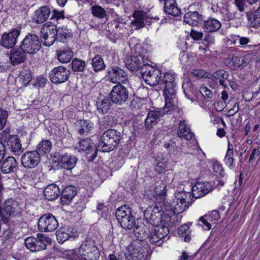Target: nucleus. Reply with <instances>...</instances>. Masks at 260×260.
I'll return each mask as SVG.
<instances>
[{"label": "nucleus", "instance_id": "obj_1", "mask_svg": "<svg viewBox=\"0 0 260 260\" xmlns=\"http://www.w3.org/2000/svg\"><path fill=\"white\" fill-rule=\"evenodd\" d=\"M122 139L121 133L115 129L110 128L104 132L101 136L98 148L104 152L114 150Z\"/></svg>", "mask_w": 260, "mask_h": 260}, {"label": "nucleus", "instance_id": "obj_2", "mask_svg": "<svg viewBox=\"0 0 260 260\" xmlns=\"http://www.w3.org/2000/svg\"><path fill=\"white\" fill-rule=\"evenodd\" d=\"M176 77L177 75L175 73L166 72L164 75L163 78H161V83L164 87L163 93L167 107L175 106V103L176 102Z\"/></svg>", "mask_w": 260, "mask_h": 260}, {"label": "nucleus", "instance_id": "obj_3", "mask_svg": "<svg viewBox=\"0 0 260 260\" xmlns=\"http://www.w3.org/2000/svg\"><path fill=\"white\" fill-rule=\"evenodd\" d=\"M71 260H97L100 251L93 240L88 239L83 241L78 250H74Z\"/></svg>", "mask_w": 260, "mask_h": 260}, {"label": "nucleus", "instance_id": "obj_4", "mask_svg": "<svg viewBox=\"0 0 260 260\" xmlns=\"http://www.w3.org/2000/svg\"><path fill=\"white\" fill-rule=\"evenodd\" d=\"M140 73L145 82L151 86L161 83V73L157 68L148 63L143 64L140 68Z\"/></svg>", "mask_w": 260, "mask_h": 260}, {"label": "nucleus", "instance_id": "obj_5", "mask_svg": "<svg viewBox=\"0 0 260 260\" xmlns=\"http://www.w3.org/2000/svg\"><path fill=\"white\" fill-rule=\"evenodd\" d=\"M20 49L30 54H36L41 48V41L34 34H27L19 45Z\"/></svg>", "mask_w": 260, "mask_h": 260}, {"label": "nucleus", "instance_id": "obj_6", "mask_svg": "<svg viewBox=\"0 0 260 260\" xmlns=\"http://www.w3.org/2000/svg\"><path fill=\"white\" fill-rule=\"evenodd\" d=\"M115 215L121 227L124 229H132L136 223L131 209L125 205L118 208L116 210Z\"/></svg>", "mask_w": 260, "mask_h": 260}, {"label": "nucleus", "instance_id": "obj_7", "mask_svg": "<svg viewBox=\"0 0 260 260\" xmlns=\"http://www.w3.org/2000/svg\"><path fill=\"white\" fill-rule=\"evenodd\" d=\"M129 96L128 89L121 84L114 85L109 94L111 102L118 106L125 103L128 100Z\"/></svg>", "mask_w": 260, "mask_h": 260}, {"label": "nucleus", "instance_id": "obj_8", "mask_svg": "<svg viewBox=\"0 0 260 260\" xmlns=\"http://www.w3.org/2000/svg\"><path fill=\"white\" fill-rule=\"evenodd\" d=\"M161 213L157 204L149 206L144 212V217L152 230L162 221Z\"/></svg>", "mask_w": 260, "mask_h": 260}, {"label": "nucleus", "instance_id": "obj_9", "mask_svg": "<svg viewBox=\"0 0 260 260\" xmlns=\"http://www.w3.org/2000/svg\"><path fill=\"white\" fill-rule=\"evenodd\" d=\"M55 161L61 168L68 170L73 169L77 164V158L74 155L63 151H56L53 154Z\"/></svg>", "mask_w": 260, "mask_h": 260}, {"label": "nucleus", "instance_id": "obj_10", "mask_svg": "<svg viewBox=\"0 0 260 260\" xmlns=\"http://www.w3.org/2000/svg\"><path fill=\"white\" fill-rule=\"evenodd\" d=\"M38 225L40 232H49L54 231L57 228L58 222L54 216L48 213L40 217Z\"/></svg>", "mask_w": 260, "mask_h": 260}, {"label": "nucleus", "instance_id": "obj_11", "mask_svg": "<svg viewBox=\"0 0 260 260\" xmlns=\"http://www.w3.org/2000/svg\"><path fill=\"white\" fill-rule=\"evenodd\" d=\"M171 107H167L165 105L163 108L156 109L150 110L147 114L145 120V126L147 130L152 129L159 121L160 118L167 113Z\"/></svg>", "mask_w": 260, "mask_h": 260}, {"label": "nucleus", "instance_id": "obj_12", "mask_svg": "<svg viewBox=\"0 0 260 260\" xmlns=\"http://www.w3.org/2000/svg\"><path fill=\"white\" fill-rule=\"evenodd\" d=\"M107 77L113 83H124L128 80V76L126 72L116 66H112L108 68Z\"/></svg>", "mask_w": 260, "mask_h": 260}, {"label": "nucleus", "instance_id": "obj_13", "mask_svg": "<svg viewBox=\"0 0 260 260\" xmlns=\"http://www.w3.org/2000/svg\"><path fill=\"white\" fill-rule=\"evenodd\" d=\"M70 75V70L62 66L54 68L49 74L50 81L56 85L65 82L69 79Z\"/></svg>", "mask_w": 260, "mask_h": 260}, {"label": "nucleus", "instance_id": "obj_14", "mask_svg": "<svg viewBox=\"0 0 260 260\" xmlns=\"http://www.w3.org/2000/svg\"><path fill=\"white\" fill-rule=\"evenodd\" d=\"M41 160V157L37 151H28L21 157V165L27 169H32L36 167Z\"/></svg>", "mask_w": 260, "mask_h": 260}, {"label": "nucleus", "instance_id": "obj_15", "mask_svg": "<svg viewBox=\"0 0 260 260\" xmlns=\"http://www.w3.org/2000/svg\"><path fill=\"white\" fill-rule=\"evenodd\" d=\"M20 32V28H14L8 33L5 32L2 36L0 45L5 48H12L16 45Z\"/></svg>", "mask_w": 260, "mask_h": 260}, {"label": "nucleus", "instance_id": "obj_16", "mask_svg": "<svg viewBox=\"0 0 260 260\" xmlns=\"http://www.w3.org/2000/svg\"><path fill=\"white\" fill-rule=\"evenodd\" d=\"M80 149L85 152L88 161H93L97 156L98 147L91 142L90 139H86L79 142Z\"/></svg>", "mask_w": 260, "mask_h": 260}, {"label": "nucleus", "instance_id": "obj_17", "mask_svg": "<svg viewBox=\"0 0 260 260\" xmlns=\"http://www.w3.org/2000/svg\"><path fill=\"white\" fill-rule=\"evenodd\" d=\"M133 16L134 20L132 24L136 29L143 27L146 24L149 25L152 20L151 18L148 16L147 13L142 10L134 11Z\"/></svg>", "mask_w": 260, "mask_h": 260}, {"label": "nucleus", "instance_id": "obj_18", "mask_svg": "<svg viewBox=\"0 0 260 260\" xmlns=\"http://www.w3.org/2000/svg\"><path fill=\"white\" fill-rule=\"evenodd\" d=\"M6 142L9 150L13 154L19 155L23 151L21 140L18 135H9Z\"/></svg>", "mask_w": 260, "mask_h": 260}, {"label": "nucleus", "instance_id": "obj_19", "mask_svg": "<svg viewBox=\"0 0 260 260\" xmlns=\"http://www.w3.org/2000/svg\"><path fill=\"white\" fill-rule=\"evenodd\" d=\"M212 189V185L208 182H197L192 187V196L195 199L200 198L207 194Z\"/></svg>", "mask_w": 260, "mask_h": 260}, {"label": "nucleus", "instance_id": "obj_20", "mask_svg": "<svg viewBox=\"0 0 260 260\" xmlns=\"http://www.w3.org/2000/svg\"><path fill=\"white\" fill-rule=\"evenodd\" d=\"M182 89L185 97L192 102L198 103L197 94L198 91L196 87L189 80H185L182 83Z\"/></svg>", "mask_w": 260, "mask_h": 260}, {"label": "nucleus", "instance_id": "obj_21", "mask_svg": "<svg viewBox=\"0 0 260 260\" xmlns=\"http://www.w3.org/2000/svg\"><path fill=\"white\" fill-rule=\"evenodd\" d=\"M224 63L233 70H237L239 68L242 69L247 65L243 57L235 56L234 54H230L229 56L225 59Z\"/></svg>", "mask_w": 260, "mask_h": 260}, {"label": "nucleus", "instance_id": "obj_22", "mask_svg": "<svg viewBox=\"0 0 260 260\" xmlns=\"http://www.w3.org/2000/svg\"><path fill=\"white\" fill-rule=\"evenodd\" d=\"M126 68L131 72L138 71L144 63V58L142 55L129 56L124 61Z\"/></svg>", "mask_w": 260, "mask_h": 260}, {"label": "nucleus", "instance_id": "obj_23", "mask_svg": "<svg viewBox=\"0 0 260 260\" xmlns=\"http://www.w3.org/2000/svg\"><path fill=\"white\" fill-rule=\"evenodd\" d=\"M1 169L4 174L13 173L16 171L18 168V162L13 156H8L1 161Z\"/></svg>", "mask_w": 260, "mask_h": 260}, {"label": "nucleus", "instance_id": "obj_24", "mask_svg": "<svg viewBox=\"0 0 260 260\" xmlns=\"http://www.w3.org/2000/svg\"><path fill=\"white\" fill-rule=\"evenodd\" d=\"M134 228V233L135 236L138 240L143 241L149 237V230H150V226L138 221L135 223Z\"/></svg>", "mask_w": 260, "mask_h": 260}, {"label": "nucleus", "instance_id": "obj_25", "mask_svg": "<svg viewBox=\"0 0 260 260\" xmlns=\"http://www.w3.org/2000/svg\"><path fill=\"white\" fill-rule=\"evenodd\" d=\"M26 54L19 48H12L9 54V59L12 65L15 66L24 62L26 59Z\"/></svg>", "mask_w": 260, "mask_h": 260}, {"label": "nucleus", "instance_id": "obj_26", "mask_svg": "<svg viewBox=\"0 0 260 260\" xmlns=\"http://www.w3.org/2000/svg\"><path fill=\"white\" fill-rule=\"evenodd\" d=\"M60 200L63 204H69L77 194L76 187L73 185L66 187L61 191Z\"/></svg>", "mask_w": 260, "mask_h": 260}, {"label": "nucleus", "instance_id": "obj_27", "mask_svg": "<svg viewBox=\"0 0 260 260\" xmlns=\"http://www.w3.org/2000/svg\"><path fill=\"white\" fill-rule=\"evenodd\" d=\"M57 31H56V25L50 24L46 31L44 32L43 38L45 40V45L47 46L52 45L56 41H57Z\"/></svg>", "mask_w": 260, "mask_h": 260}, {"label": "nucleus", "instance_id": "obj_28", "mask_svg": "<svg viewBox=\"0 0 260 260\" xmlns=\"http://www.w3.org/2000/svg\"><path fill=\"white\" fill-rule=\"evenodd\" d=\"M221 26V22L215 18L209 17L203 21L202 27L206 32L217 31Z\"/></svg>", "mask_w": 260, "mask_h": 260}, {"label": "nucleus", "instance_id": "obj_29", "mask_svg": "<svg viewBox=\"0 0 260 260\" xmlns=\"http://www.w3.org/2000/svg\"><path fill=\"white\" fill-rule=\"evenodd\" d=\"M72 229L67 227H61L56 232V238L58 242L63 243L70 238H75L77 234L72 232Z\"/></svg>", "mask_w": 260, "mask_h": 260}, {"label": "nucleus", "instance_id": "obj_30", "mask_svg": "<svg viewBox=\"0 0 260 260\" xmlns=\"http://www.w3.org/2000/svg\"><path fill=\"white\" fill-rule=\"evenodd\" d=\"M164 1V11L166 14L175 17L180 16L181 10L178 7L175 0H165Z\"/></svg>", "mask_w": 260, "mask_h": 260}, {"label": "nucleus", "instance_id": "obj_31", "mask_svg": "<svg viewBox=\"0 0 260 260\" xmlns=\"http://www.w3.org/2000/svg\"><path fill=\"white\" fill-rule=\"evenodd\" d=\"M44 196L48 201H53L56 199L60 194V191L58 186L55 184L48 185L44 190Z\"/></svg>", "mask_w": 260, "mask_h": 260}, {"label": "nucleus", "instance_id": "obj_32", "mask_svg": "<svg viewBox=\"0 0 260 260\" xmlns=\"http://www.w3.org/2000/svg\"><path fill=\"white\" fill-rule=\"evenodd\" d=\"M203 16L198 11H189L184 16V22L192 26H197L203 19Z\"/></svg>", "mask_w": 260, "mask_h": 260}, {"label": "nucleus", "instance_id": "obj_33", "mask_svg": "<svg viewBox=\"0 0 260 260\" xmlns=\"http://www.w3.org/2000/svg\"><path fill=\"white\" fill-rule=\"evenodd\" d=\"M75 127L80 135H87L93 128V123L88 120L79 119L75 123Z\"/></svg>", "mask_w": 260, "mask_h": 260}, {"label": "nucleus", "instance_id": "obj_34", "mask_svg": "<svg viewBox=\"0 0 260 260\" xmlns=\"http://www.w3.org/2000/svg\"><path fill=\"white\" fill-rule=\"evenodd\" d=\"M178 136L182 139L189 140L194 136L185 121H180L177 131Z\"/></svg>", "mask_w": 260, "mask_h": 260}, {"label": "nucleus", "instance_id": "obj_35", "mask_svg": "<svg viewBox=\"0 0 260 260\" xmlns=\"http://www.w3.org/2000/svg\"><path fill=\"white\" fill-rule=\"evenodd\" d=\"M58 60L61 63H68L73 57V52L71 48L66 47L56 51Z\"/></svg>", "mask_w": 260, "mask_h": 260}, {"label": "nucleus", "instance_id": "obj_36", "mask_svg": "<svg viewBox=\"0 0 260 260\" xmlns=\"http://www.w3.org/2000/svg\"><path fill=\"white\" fill-rule=\"evenodd\" d=\"M246 15L250 27L254 28L260 27V5L254 13L247 12Z\"/></svg>", "mask_w": 260, "mask_h": 260}, {"label": "nucleus", "instance_id": "obj_37", "mask_svg": "<svg viewBox=\"0 0 260 260\" xmlns=\"http://www.w3.org/2000/svg\"><path fill=\"white\" fill-rule=\"evenodd\" d=\"M51 14L50 9L47 6L40 8L36 12V22L42 23L45 22Z\"/></svg>", "mask_w": 260, "mask_h": 260}, {"label": "nucleus", "instance_id": "obj_38", "mask_svg": "<svg viewBox=\"0 0 260 260\" xmlns=\"http://www.w3.org/2000/svg\"><path fill=\"white\" fill-rule=\"evenodd\" d=\"M212 76L214 79L218 81L220 85L223 86L224 88H227L228 84L225 81L228 80L229 77L228 72L224 70H219L215 72Z\"/></svg>", "mask_w": 260, "mask_h": 260}, {"label": "nucleus", "instance_id": "obj_39", "mask_svg": "<svg viewBox=\"0 0 260 260\" xmlns=\"http://www.w3.org/2000/svg\"><path fill=\"white\" fill-rule=\"evenodd\" d=\"M36 239H37L36 248L35 249L36 251L45 250L46 248L47 244L51 243L50 238L41 233L37 234Z\"/></svg>", "mask_w": 260, "mask_h": 260}, {"label": "nucleus", "instance_id": "obj_40", "mask_svg": "<svg viewBox=\"0 0 260 260\" xmlns=\"http://www.w3.org/2000/svg\"><path fill=\"white\" fill-rule=\"evenodd\" d=\"M52 149V143L49 140H42L38 145L37 149L35 151H37L40 156H44L49 153Z\"/></svg>", "mask_w": 260, "mask_h": 260}, {"label": "nucleus", "instance_id": "obj_41", "mask_svg": "<svg viewBox=\"0 0 260 260\" xmlns=\"http://www.w3.org/2000/svg\"><path fill=\"white\" fill-rule=\"evenodd\" d=\"M155 171L158 174L162 173L167 167V160L163 153L160 152L157 154L155 159Z\"/></svg>", "mask_w": 260, "mask_h": 260}, {"label": "nucleus", "instance_id": "obj_42", "mask_svg": "<svg viewBox=\"0 0 260 260\" xmlns=\"http://www.w3.org/2000/svg\"><path fill=\"white\" fill-rule=\"evenodd\" d=\"M92 68L95 72L104 70L106 68V64L102 56L96 55L92 59L91 63Z\"/></svg>", "mask_w": 260, "mask_h": 260}, {"label": "nucleus", "instance_id": "obj_43", "mask_svg": "<svg viewBox=\"0 0 260 260\" xmlns=\"http://www.w3.org/2000/svg\"><path fill=\"white\" fill-rule=\"evenodd\" d=\"M189 207V204H184L182 201H179L177 198H175L172 201V207H173V213L179 214L182 213Z\"/></svg>", "mask_w": 260, "mask_h": 260}, {"label": "nucleus", "instance_id": "obj_44", "mask_svg": "<svg viewBox=\"0 0 260 260\" xmlns=\"http://www.w3.org/2000/svg\"><path fill=\"white\" fill-rule=\"evenodd\" d=\"M109 98H105L104 100L96 102L98 111L102 114L107 113L112 106V104Z\"/></svg>", "mask_w": 260, "mask_h": 260}, {"label": "nucleus", "instance_id": "obj_45", "mask_svg": "<svg viewBox=\"0 0 260 260\" xmlns=\"http://www.w3.org/2000/svg\"><path fill=\"white\" fill-rule=\"evenodd\" d=\"M175 197L179 201H182L184 204H189V206L193 202L192 193L184 191H179L175 192Z\"/></svg>", "mask_w": 260, "mask_h": 260}, {"label": "nucleus", "instance_id": "obj_46", "mask_svg": "<svg viewBox=\"0 0 260 260\" xmlns=\"http://www.w3.org/2000/svg\"><path fill=\"white\" fill-rule=\"evenodd\" d=\"M56 31H57V41L64 42L66 40L72 36L70 30L65 27H56Z\"/></svg>", "mask_w": 260, "mask_h": 260}, {"label": "nucleus", "instance_id": "obj_47", "mask_svg": "<svg viewBox=\"0 0 260 260\" xmlns=\"http://www.w3.org/2000/svg\"><path fill=\"white\" fill-rule=\"evenodd\" d=\"M86 63L84 60L78 58L73 59L71 62L72 70L73 72H82L84 71Z\"/></svg>", "mask_w": 260, "mask_h": 260}, {"label": "nucleus", "instance_id": "obj_48", "mask_svg": "<svg viewBox=\"0 0 260 260\" xmlns=\"http://www.w3.org/2000/svg\"><path fill=\"white\" fill-rule=\"evenodd\" d=\"M125 258L126 260H146V254L143 250H139L138 249L134 250V251L129 253V254L126 256Z\"/></svg>", "mask_w": 260, "mask_h": 260}, {"label": "nucleus", "instance_id": "obj_49", "mask_svg": "<svg viewBox=\"0 0 260 260\" xmlns=\"http://www.w3.org/2000/svg\"><path fill=\"white\" fill-rule=\"evenodd\" d=\"M91 13L94 16L100 19L104 18L107 15L105 9L99 5L91 7Z\"/></svg>", "mask_w": 260, "mask_h": 260}, {"label": "nucleus", "instance_id": "obj_50", "mask_svg": "<svg viewBox=\"0 0 260 260\" xmlns=\"http://www.w3.org/2000/svg\"><path fill=\"white\" fill-rule=\"evenodd\" d=\"M102 122L106 126L112 127L117 124V118L113 115L108 114L104 117Z\"/></svg>", "mask_w": 260, "mask_h": 260}, {"label": "nucleus", "instance_id": "obj_51", "mask_svg": "<svg viewBox=\"0 0 260 260\" xmlns=\"http://www.w3.org/2000/svg\"><path fill=\"white\" fill-rule=\"evenodd\" d=\"M159 206L160 212H164L165 211H171L173 212V207H172V202H169L166 199H164L159 203Z\"/></svg>", "mask_w": 260, "mask_h": 260}, {"label": "nucleus", "instance_id": "obj_52", "mask_svg": "<svg viewBox=\"0 0 260 260\" xmlns=\"http://www.w3.org/2000/svg\"><path fill=\"white\" fill-rule=\"evenodd\" d=\"M37 239H36V237H28L25 239L24 244L27 249H29L31 251L34 252L36 251V250L34 249L36 248L35 245Z\"/></svg>", "mask_w": 260, "mask_h": 260}, {"label": "nucleus", "instance_id": "obj_53", "mask_svg": "<svg viewBox=\"0 0 260 260\" xmlns=\"http://www.w3.org/2000/svg\"><path fill=\"white\" fill-rule=\"evenodd\" d=\"M156 226V231L157 232V234H158V237H159V238H161V240H162L163 239H165L166 237H167L170 232L168 227L165 225H157Z\"/></svg>", "mask_w": 260, "mask_h": 260}, {"label": "nucleus", "instance_id": "obj_54", "mask_svg": "<svg viewBox=\"0 0 260 260\" xmlns=\"http://www.w3.org/2000/svg\"><path fill=\"white\" fill-rule=\"evenodd\" d=\"M148 235L149 237H147V239H149V241L151 243H156L161 240L158 237V234H157V232L156 231L155 229L152 230L150 228V230H149Z\"/></svg>", "mask_w": 260, "mask_h": 260}, {"label": "nucleus", "instance_id": "obj_55", "mask_svg": "<svg viewBox=\"0 0 260 260\" xmlns=\"http://www.w3.org/2000/svg\"><path fill=\"white\" fill-rule=\"evenodd\" d=\"M8 114L6 110L0 109V130L3 129L6 124Z\"/></svg>", "mask_w": 260, "mask_h": 260}, {"label": "nucleus", "instance_id": "obj_56", "mask_svg": "<svg viewBox=\"0 0 260 260\" xmlns=\"http://www.w3.org/2000/svg\"><path fill=\"white\" fill-rule=\"evenodd\" d=\"M190 35L193 40L197 41L203 40L204 37V34L202 31L193 28L191 29Z\"/></svg>", "mask_w": 260, "mask_h": 260}, {"label": "nucleus", "instance_id": "obj_57", "mask_svg": "<svg viewBox=\"0 0 260 260\" xmlns=\"http://www.w3.org/2000/svg\"><path fill=\"white\" fill-rule=\"evenodd\" d=\"M164 147L170 152L172 153L175 152L177 150V146H176V143L172 140L165 142Z\"/></svg>", "mask_w": 260, "mask_h": 260}, {"label": "nucleus", "instance_id": "obj_58", "mask_svg": "<svg viewBox=\"0 0 260 260\" xmlns=\"http://www.w3.org/2000/svg\"><path fill=\"white\" fill-rule=\"evenodd\" d=\"M64 12L63 10L59 11L56 9H54L52 12L50 20H58L60 19H63Z\"/></svg>", "mask_w": 260, "mask_h": 260}, {"label": "nucleus", "instance_id": "obj_59", "mask_svg": "<svg viewBox=\"0 0 260 260\" xmlns=\"http://www.w3.org/2000/svg\"><path fill=\"white\" fill-rule=\"evenodd\" d=\"M47 81V79L46 78L43 76H39L36 79L33 83V85L38 88L44 87L46 85Z\"/></svg>", "mask_w": 260, "mask_h": 260}, {"label": "nucleus", "instance_id": "obj_60", "mask_svg": "<svg viewBox=\"0 0 260 260\" xmlns=\"http://www.w3.org/2000/svg\"><path fill=\"white\" fill-rule=\"evenodd\" d=\"M213 169L214 172L218 174L219 176L221 177H223L225 176V173L224 172L222 165L217 161H216L213 164Z\"/></svg>", "mask_w": 260, "mask_h": 260}, {"label": "nucleus", "instance_id": "obj_61", "mask_svg": "<svg viewBox=\"0 0 260 260\" xmlns=\"http://www.w3.org/2000/svg\"><path fill=\"white\" fill-rule=\"evenodd\" d=\"M205 217L208 218V220L210 222H215L216 221L218 220L220 218L219 212L217 210L211 211L209 215L205 216Z\"/></svg>", "mask_w": 260, "mask_h": 260}, {"label": "nucleus", "instance_id": "obj_62", "mask_svg": "<svg viewBox=\"0 0 260 260\" xmlns=\"http://www.w3.org/2000/svg\"><path fill=\"white\" fill-rule=\"evenodd\" d=\"M234 154L226 153L224 158V161L226 165H227L231 169L234 168L233 162L234 159L233 158Z\"/></svg>", "mask_w": 260, "mask_h": 260}, {"label": "nucleus", "instance_id": "obj_63", "mask_svg": "<svg viewBox=\"0 0 260 260\" xmlns=\"http://www.w3.org/2000/svg\"><path fill=\"white\" fill-rule=\"evenodd\" d=\"M199 91L205 98H212L213 95L212 91L206 86H201Z\"/></svg>", "mask_w": 260, "mask_h": 260}, {"label": "nucleus", "instance_id": "obj_64", "mask_svg": "<svg viewBox=\"0 0 260 260\" xmlns=\"http://www.w3.org/2000/svg\"><path fill=\"white\" fill-rule=\"evenodd\" d=\"M203 41L209 44H213L215 42V38L212 34L206 32L203 37Z\"/></svg>", "mask_w": 260, "mask_h": 260}]
</instances>
